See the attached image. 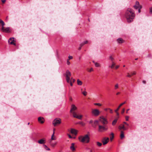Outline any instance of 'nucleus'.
Returning a JSON list of instances; mask_svg holds the SVG:
<instances>
[{
    "label": "nucleus",
    "instance_id": "obj_25",
    "mask_svg": "<svg viewBox=\"0 0 152 152\" xmlns=\"http://www.w3.org/2000/svg\"><path fill=\"white\" fill-rule=\"evenodd\" d=\"M54 132L53 134L51 136V140H56V138L55 137H54Z\"/></svg>",
    "mask_w": 152,
    "mask_h": 152
},
{
    "label": "nucleus",
    "instance_id": "obj_12",
    "mask_svg": "<svg viewBox=\"0 0 152 152\" xmlns=\"http://www.w3.org/2000/svg\"><path fill=\"white\" fill-rule=\"evenodd\" d=\"M50 145L52 147H54L57 144V142H53L51 140L50 141Z\"/></svg>",
    "mask_w": 152,
    "mask_h": 152
},
{
    "label": "nucleus",
    "instance_id": "obj_63",
    "mask_svg": "<svg viewBox=\"0 0 152 152\" xmlns=\"http://www.w3.org/2000/svg\"><path fill=\"white\" fill-rule=\"evenodd\" d=\"M137 59H138V58H135V60H137Z\"/></svg>",
    "mask_w": 152,
    "mask_h": 152
},
{
    "label": "nucleus",
    "instance_id": "obj_43",
    "mask_svg": "<svg viewBox=\"0 0 152 152\" xmlns=\"http://www.w3.org/2000/svg\"><path fill=\"white\" fill-rule=\"evenodd\" d=\"M80 124L82 125L83 126H84L85 125V124L82 122H80Z\"/></svg>",
    "mask_w": 152,
    "mask_h": 152
},
{
    "label": "nucleus",
    "instance_id": "obj_61",
    "mask_svg": "<svg viewBox=\"0 0 152 152\" xmlns=\"http://www.w3.org/2000/svg\"><path fill=\"white\" fill-rule=\"evenodd\" d=\"M117 113V115H119V113L118 112V111H117V112H116Z\"/></svg>",
    "mask_w": 152,
    "mask_h": 152
},
{
    "label": "nucleus",
    "instance_id": "obj_17",
    "mask_svg": "<svg viewBox=\"0 0 152 152\" xmlns=\"http://www.w3.org/2000/svg\"><path fill=\"white\" fill-rule=\"evenodd\" d=\"M126 103L125 102H124L122 103L119 106L118 108L115 110V112H117V111H118L119 109H120V107H121L123 105V104H124Z\"/></svg>",
    "mask_w": 152,
    "mask_h": 152
},
{
    "label": "nucleus",
    "instance_id": "obj_54",
    "mask_svg": "<svg viewBox=\"0 0 152 152\" xmlns=\"http://www.w3.org/2000/svg\"><path fill=\"white\" fill-rule=\"evenodd\" d=\"M124 124H126V125L127 126H129V124H128L127 123H126V122H124Z\"/></svg>",
    "mask_w": 152,
    "mask_h": 152
},
{
    "label": "nucleus",
    "instance_id": "obj_8",
    "mask_svg": "<svg viewBox=\"0 0 152 152\" xmlns=\"http://www.w3.org/2000/svg\"><path fill=\"white\" fill-rule=\"evenodd\" d=\"M92 113L95 116H98L100 114V112L97 109H94L92 110Z\"/></svg>",
    "mask_w": 152,
    "mask_h": 152
},
{
    "label": "nucleus",
    "instance_id": "obj_52",
    "mask_svg": "<svg viewBox=\"0 0 152 152\" xmlns=\"http://www.w3.org/2000/svg\"><path fill=\"white\" fill-rule=\"evenodd\" d=\"M93 122V121L92 120L90 121L89 122V124H92Z\"/></svg>",
    "mask_w": 152,
    "mask_h": 152
},
{
    "label": "nucleus",
    "instance_id": "obj_11",
    "mask_svg": "<svg viewBox=\"0 0 152 152\" xmlns=\"http://www.w3.org/2000/svg\"><path fill=\"white\" fill-rule=\"evenodd\" d=\"M109 141V138L107 137H104L102 140V142L104 145L107 144Z\"/></svg>",
    "mask_w": 152,
    "mask_h": 152
},
{
    "label": "nucleus",
    "instance_id": "obj_37",
    "mask_svg": "<svg viewBox=\"0 0 152 152\" xmlns=\"http://www.w3.org/2000/svg\"><path fill=\"white\" fill-rule=\"evenodd\" d=\"M126 121H128L129 120V116H126Z\"/></svg>",
    "mask_w": 152,
    "mask_h": 152
},
{
    "label": "nucleus",
    "instance_id": "obj_38",
    "mask_svg": "<svg viewBox=\"0 0 152 152\" xmlns=\"http://www.w3.org/2000/svg\"><path fill=\"white\" fill-rule=\"evenodd\" d=\"M69 59H68L70 60L72 59L73 58V57L72 56H69L68 57Z\"/></svg>",
    "mask_w": 152,
    "mask_h": 152
},
{
    "label": "nucleus",
    "instance_id": "obj_36",
    "mask_svg": "<svg viewBox=\"0 0 152 152\" xmlns=\"http://www.w3.org/2000/svg\"><path fill=\"white\" fill-rule=\"evenodd\" d=\"M66 62L68 65H69L70 64V62L69 61V59H67Z\"/></svg>",
    "mask_w": 152,
    "mask_h": 152
},
{
    "label": "nucleus",
    "instance_id": "obj_59",
    "mask_svg": "<svg viewBox=\"0 0 152 152\" xmlns=\"http://www.w3.org/2000/svg\"><path fill=\"white\" fill-rule=\"evenodd\" d=\"M81 47H81V46H80V47L78 48V50H80L81 48Z\"/></svg>",
    "mask_w": 152,
    "mask_h": 152
},
{
    "label": "nucleus",
    "instance_id": "obj_9",
    "mask_svg": "<svg viewBox=\"0 0 152 152\" xmlns=\"http://www.w3.org/2000/svg\"><path fill=\"white\" fill-rule=\"evenodd\" d=\"M3 23L4 24L3 25L2 23H0L1 25L2 26V28H1V30L2 31H3L4 32H9L10 31V28L9 27H7L6 28H4V26L5 25V23L3 21Z\"/></svg>",
    "mask_w": 152,
    "mask_h": 152
},
{
    "label": "nucleus",
    "instance_id": "obj_19",
    "mask_svg": "<svg viewBox=\"0 0 152 152\" xmlns=\"http://www.w3.org/2000/svg\"><path fill=\"white\" fill-rule=\"evenodd\" d=\"M99 121L98 120L95 121L94 122V124L92 125V126L94 128H95L97 124H98Z\"/></svg>",
    "mask_w": 152,
    "mask_h": 152
},
{
    "label": "nucleus",
    "instance_id": "obj_48",
    "mask_svg": "<svg viewBox=\"0 0 152 152\" xmlns=\"http://www.w3.org/2000/svg\"><path fill=\"white\" fill-rule=\"evenodd\" d=\"M3 22V21L0 19V23H2V24H3V25L4 23Z\"/></svg>",
    "mask_w": 152,
    "mask_h": 152
},
{
    "label": "nucleus",
    "instance_id": "obj_16",
    "mask_svg": "<svg viewBox=\"0 0 152 152\" xmlns=\"http://www.w3.org/2000/svg\"><path fill=\"white\" fill-rule=\"evenodd\" d=\"M70 132L72 134L75 135H76L77 133V131L75 129H71Z\"/></svg>",
    "mask_w": 152,
    "mask_h": 152
},
{
    "label": "nucleus",
    "instance_id": "obj_41",
    "mask_svg": "<svg viewBox=\"0 0 152 152\" xmlns=\"http://www.w3.org/2000/svg\"><path fill=\"white\" fill-rule=\"evenodd\" d=\"M108 110H110V113H113V110H112V109H110V108H108Z\"/></svg>",
    "mask_w": 152,
    "mask_h": 152
},
{
    "label": "nucleus",
    "instance_id": "obj_62",
    "mask_svg": "<svg viewBox=\"0 0 152 152\" xmlns=\"http://www.w3.org/2000/svg\"><path fill=\"white\" fill-rule=\"evenodd\" d=\"M90 152H92V150H90Z\"/></svg>",
    "mask_w": 152,
    "mask_h": 152
},
{
    "label": "nucleus",
    "instance_id": "obj_32",
    "mask_svg": "<svg viewBox=\"0 0 152 152\" xmlns=\"http://www.w3.org/2000/svg\"><path fill=\"white\" fill-rule=\"evenodd\" d=\"M94 104L96 105H98L100 106L102 105V104L99 103H95Z\"/></svg>",
    "mask_w": 152,
    "mask_h": 152
},
{
    "label": "nucleus",
    "instance_id": "obj_44",
    "mask_svg": "<svg viewBox=\"0 0 152 152\" xmlns=\"http://www.w3.org/2000/svg\"><path fill=\"white\" fill-rule=\"evenodd\" d=\"M150 12L152 14V7L150 9Z\"/></svg>",
    "mask_w": 152,
    "mask_h": 152
},
{
    "label": "nucleus",
    "instance_id": "obj_42",
    "mask_svg": "<svg viewBox=\"0 0 152 152\" xmlns=\"http://www.w3.org/2000/svg\"><path fill=\"white\" fill-rule=\"evenodd\" d=\"M124 111H125V109L124 108H123L121 112V113L122 114H123L124 112Z\"/></svg>",
    "mask_w": 152,
    "mask_h": 152
},
{
    "label": "nucleus",
    "instance_id": "obj_47",
    "mask_svg": "<svg viewBox=\"0 0 152 152\" xmlns=\"http://www.w3.org/2000/svg\"><path fill=\"white\" fill-rule=\"evenodd\" d=\"M132 76V75H130L129 73L128 74V75H127V77H130Z\"/></svg>",
    "mask_w": 152,
    "mask_h": 152
},
{
    "label": "nucleus",
    "instance_id": "obj_7",
    "mask_svg": "<svg viewBox=\"0 0 152 152\" xmlns=\"http://www.w3.org/2000/svg\"><path fill=\"white\" fill-rule=\"evenodd\" d=\"M71 76V73L68 70H67L66 72V77L67 82L69 83L70 81V77Z\"/></svg>",
    "mask_w": 152,
    "mask_h": 152
},
{
    "label": "nucleus",
    "instance_id": "obj_26",
    "mask_svg": "<svg viewBox=\"0 0 152 152\" xmlns=\"http://www.w3.org/2000/svg\"><path fill=\"white\" fill-rule=\"evenodd\" d=\"M112 65L110 66H109V67H110L112 69L114 68V66L115 65V63L113 61H112Z\"/></svg>",
    "mask_w": 152,
    "mask_h": 152
},
{
    "label": "nucleus",
    "instance_id": "obj_35",
    "mask_svg": "<svg viewBox=\"0 0 152 152\" xmlns=\"http://www.w3.org/2000/svg\"><path fill=\"white\" fill-rule=\"evenodd\" d=\"M109 58L111 60L112 62V61H113V60H114V58L111 56L109 57Z\"/></svg>",
    "mask_w": 152,
    "mask_h": 152
},
{
    "label": "nucleus",
    "instance_id": "obj_31",
    "mask_svg": "<svg viewBox=\"0 0 152 152\" xmlns=\"http://www.w3.org/2000/svg\"><path fill=\"white\" fill-rule=\"evenodd\" d=\"M111 135H112V136L110 137V139L111 141H112V139L114 137V134L113 133H111Z\"/></svg>",
    "mask_w": 152,
    "mask_h": 152
},
{
    "label": "nucleus",
    "instance_id": "obj_18",
    "mask_svg": "<svg viewBox=\"0 0 152 152\" xmlns=\"http://www.w3.org/2000/svg\"><path fill=\"white\" fill-rule=\"evenodd\" d=\"M38 142L40 144H43L45 143V140L43 139H41L38 140Z\"/></svg>",
    "mask_w": 152,
    "mask_h": 152
},
{
    "label": "nucleus",
    "instance_id": "obj_56",
    "mask_svg": "<svg viewBox=\"0 0 152 152\" xmlns=\"http://www.w3.org/2000/svg\"><path fill=\"white\" fill-rule=\"evenodd\" d=\"M120 94V92H118L116 94L117 95H119V94Z\"/></svg>",
    "mask_w": 152,
    "mask_h": 152
},
{
    "label": "nucleus",
    "instance_id": "obj_4",
    "mask_svg": "<svg viewBox=\"0 0 152 152\" xmlns=\"http://www.w3.org/2000/svg\"><path fill=\"white\" fill-rule=\"evenodd\" d=\"M61 123V119L60 118H57L54 119L52 123L53 125L54 126L58 125Z\"/></svg>",
    "mask_w": 152,
    "mask_h": 152
},
{
    "label": "nucleus",
    "instance_id": "obj_1",
    "mask_svg": "<svg viewBox=\"0 0 152 152\" xmlns=\"http://www.w3.org/2000/svg\"><path fill=\"white\" fill-rule=\"evenodd\" d=\"M135 16L133 10L130 8H128L125 14V17L128 23H130L132 21Z\"/></svg>",
    "mask_w": 152,
    "mask_h": 152
},
{
    "label": "nucleus",
    "instance_id": "obj_30",
    "mask_svg": "<svg viewBox=\"0 0 152 152\" xmlns=\"http://www.w3.org/2000/svg\"><path fill=\"white\" fill-rule=\"evenodd\" d=\"M96 144H97V145L99 147H100L102 145V143L101 142H96Z\"/></svg>",
    "mask_w": 152,
    "mask_h": 152
},
{
    "label": "nucleus",
    "instance_id": "obj_33",
    "mask_svg": "<svg viewBox=\"0 0 152 152\" xmlns=\"http://www.w3.org/2000/svg\"><path fill=\"white\" fill-rule=\"evenodd\" d=\"M82 94L84 96H86L87 94V92L86 91H84L82 92Z\"/></svg>",
    "mask_w": 152,
    "mask_h": 152
},
{
    "label": "nucleus",
    "instance_id": "obj_3",
    "mask_svg": "<svg viewBox=\"0 0 152 152\" xmlns=\"http://www.w3.org/2000/svg\"><path fill=\"white\" fill-rule=\"evenodd\" d=\"M78 139L81 142L88 143L90 141V137L88 134H86L83 136H80Z\"/></svg>",
    "mask_w": 152,
    "mask_h": 152
},
{
    "label": "nucleus",
    "instance_id": "obj_29",
    "mask_svg": "<svg viewBox=\"0 0 152 152\" xmlns=\"http://www.w3.org/2000/svg\"><path fill=\"white\" fill-rule=\"evenodd\" d=\"M119 87V86L118 83L116 84L114 86V89L116 90Z\"/></svg>",
    "mask_w": 152,
    "mask_h": 152
},
{
    "label": "nucleus",
    "instance_id": "obj_60",
    "mask_svg": "<svg viewBox=\"0 0 152 152\" xmlns=\"http://www.w3.org/2000/svg\"><path fill=\"white\" fill-rule=\"evenodd\" d=\"M142 82L144 83H146V82L145 81V80H143V81H142Z\"/></svg>",
    "mask_w": 152,
    "mask_h": 152
},
{
    "label": "nucleus",
    "instance_id": "obj_50",
    "mask_svg": "<svg viewBox=\"0 0 152 152\" xmlns=\"http://www.w3.org/2000/svg\"><path fill=\"white\" fill-rule=\"evenodd\" d=\"M1 1L3 3H4L6 1V0H1Z\"/></svg>",
    "mask_w": 152,
    "mask_h": 152
},
{
    "label": "nucleus",
    "instance_id": "obj_22",
    "mask_svg": "<svg viewBox=\"0 0 152 152\" xmlns=\"http://www.w3.org/2000/svg\"><path fill=\"white\" fill-rule=\"evenodd\" d=\"M77 84L78 85L81 86L82 84V82L79 79H77Z\"/></svg>",
    "mask_w": 152,
    "mask_h": 152
},
{
    "label": "nucleus",
    "instance_id": "obj_24",
    "mask_svg": "<svg viewBox=\"0 0 152 152\" xmlns=\"http://www.w3.org/2000/svg\"><path fill=\"white\" fill-rule=\"evenodd\" d=\"M93 62L94 63L96 67H99L100 66V64L99 63L97 62H95L94 61H93Z\"/></svg>",
    "mask_w": 152,
    "mask_h": 152
},
{
    "label": "nucleus",
    "instance_id": "obj_39",
    "mask_svg": "<svg viewBox=\"0 0 152 152\" xmlns=\"http://www.w3.org/2000/svg\"><path fill=\"white\" fill-rule=\"evenodd\" d=\"M84 43L83 42H82V43H81V44H80V46H81V47H82L83 45H84Z\"/></svg>",
    "mask_w": 152,
    "mask_h": 152
},
{
    "label": "nucleus",
    "instance_id": "obj_51",
    "mask_svg": "<svg viewBox=\"0 0 152 152\" xmlns=\"http://www.w3.org/2000/svg\"><path fill=\"white\" fill-rule=\"evenodd\" d=\"M71 80L73 82V83H74V82H75V80L74 79H72V78H71Z\"/></svg>",
    "mask_w": 152,
    "mask_h": 152
},
{
    "label": "nucleus",
    "instance_id": "obj_49",
    "mask_svg": "<svg viewBox=\"0 0 152 152\" xmlns=\"http://www.w3.org/2000/svg\"><path fill=\"white\" fill-rule=\"evenodd\" d=\"M83 43H84V44H87L88 43V41H86L85 42H83Z\"/></svg>",
    "mask_w": 152,
    "mask_h": 152
},
{
    "label": "nucleus",
    "instance_id": "obj_53",
    "mask_svg": "<svg viewBox=\"0 0 152 152\" xmlns=\"http://www.w3.org/2000/svg\"><path fill=\"white\" fill-rule=\"evenodd\" d=\"M68 136L69 138H72V137L70 134H68Z\"/></svg>",
    "mask_w": 152,
    "mask_h": 152
},
{
    "label": "nucleus",
    "instance_id": "obj_6",
    "mask_svg": "<svg viewBox=\"0 0 152 152\" xmlns=\"http://www.w3.org/2000/svg\"><path fill=\"white\" fill-rule=\"evenodd\" d=\"M99 121L103 124H107L108 122L106 119L104 118L103 116H100L99 118Z\"/></svg>",
    "mask_w": 152,
    "mask_h": 152
},
{
    "label": "nucleus",
    "instance_id": "obj_15",
    "mask_svg": "<svg viewBox=\"0 0 152 152\" xmlns=\"http://www.w3.org/2000/svg\"><path fill=\"white\" fill-rule=\"evenodd\" d=\"M117 42H118V43L119 44L122 43L124 42V41L123 40V39L121 38H119L118 39H117Z\"/></svg>",
    "mask_w": 152,
    "mask_h": 152
},
{
    "label": "nucleus",
    "instance_id": "obj_14",
    "mask_svg": "<svg viewBox=\"0 0 152 152\" xmlns=\"http://www.w3.org/2000/svg\"><path fill=\"white\" fill-rule=\"evenodd\" d=\"M38 121L41 124H43L44 122V118L42 117H40L38 118Z\"/></svg>",
    "mask_w": 152,
    "mask_h": 152
},
{
    "label": "nucleus",
    "instance_id": "obj_28",
    "mask_svg": "<svg viewBox=\"0 0 152 152\" xmlns=\"http://www.w3.org/2000/svg\"><path fill=\"white\" fill-rule=\"evenodd\" d=\"M44 148L47 151H50V149L48 148L46 145H43Z\"/></svg>",
    "mask_w": 152,
    "mask_h": 152
},
{
    "label": "nucleus",
    "instance_id": "obj_34",
    "mask_svg": "<svg viewBox=\"0 0 152 152\" xmlns=\"http://www.w3.org/2000/svg\"><path fill=\"white\" fill-rule=\"evenodd\" d=\"M87 70L88 71V72H91L93 71V69L92 68H91L90 69H88Z\"/></svg>",
    "mask_w": 152,
    "mask_h": 152
},
{
    "label": "nucleus",
    "instance_id": "obj_23",
    "mask_svg": "<svg viewBox=\"0 0 152 152\" xmlns=\"http://www.w3.org/2000/svg\"><path fill=\"white\" fill-rule=\"evenodd\" d=\"M120 137L121 139H122L124 137V132L122 131H121V134L120 135Z\"/></svg>",
    "mask_w": 152,
    "mask_h": 152
},
{
    "label": "nucleus",
    "instance_id": "obj_2",
    "mask_svg": "<svg viewBox=\"0 0 152 152\" xmlns=\"http://www.w3.org/2000/svg\"><path fill=\"white\" fill-rule=\"evenodd\" d=\"M77 107L74 104H72L71 106L70 112L72 114L74 118H77L80 120H81L83 116L81 115L78 116L77 115L76 112L75 111L77 110Z\"/></svg>",
    "mask_w": 152,
    "mask_h": 152
},
{
    "label": "nucleus",
    "instance_id": "obj_45",
    "mask_svg": "<svg viewBox=\"0 0 152 152\" xmlns=\"http://www.w3.org/2000/svg\"><path fill=\"white\" fill-rule=\"evenodd\" d=\"M69 83H70V85L71 86H72L73 84H72V81L71 80H70Z\"/></svg>",
    "mask_w": 152,
    "mask_h": 152
},
{
    "label": "nucleus",
    "instance_id": "obj_40",
    "mask_svg": "<svg viewBox=\"0 0 152 152\" xmlns=\"http://www.w3.org/2000/svg\"><path fill=\"white\" fill-rule=\"evenodd\" d=\"M142 8V7H140L139 8H138V9H138V12L139 13L140 12V9H141V8Z\"/></svg>",
    "mask_w": 152,
    "mask_h": 152
},
{
    "label": "nucleus",
    "instance_id": "obj_21",
    "mask_svg": "<svg viewBox=\"0 0 152 152\" xmlns=\"http://www.w3.org/2000/svg\"><path fill=\"white\" fill-rule=\"evenodd\" d=\"M119 130H121L122 129H123L124 130H126V128L125 127L124 125H123L122 126H119Z\"/></svg>",
    "mask_w": 152,
    "mask_h": 152
},
{
    "label": "nucleus",
    "instance_id": "obj_64",
    "mask_svg": "<svg viewBox=\"0 0 152 152\" xmlns=\"http://www.w3.org/2000/svg\"><path fill=\"white\" fill-rule=\"evenodd\" d=\"M80 58H81V57H80L79 58V60H80Z\"/></svg>",
    "mask_w": 152,
    "mask_h": 152
},
{
    "label": "nucleus",
    "instance_id": "obj_27",
    "mask_svg": "<svg viewBox=\"0 0 152 152\" xmlns=\"http://www.w3.org/2000/svg\"><path fill=\"white\" fill-rule=\"evenodd\" d=\"M117 119H115L114 120H113L112 122V125L113 126L115 125L116 124L117 122Z\"/></svg>",
    "mask_w": 152,
    "mask_h": 152
},
{
    "label": "nucleus",
    "instance_id": "obj_55",
    "mask_svg": "<svg viewBox=\"0 0 152 152\" xmlns=\"http://www.w3.org/2000/svg\"><path fill=\"white\" fill-rule=\"evenodd\" d=\"M108 110V108H105L104 109V110L105 111H107Z\"/></svg>",
    "mask_w": 152,
    "mask_h": 152
},
{
    "label": "nucleus",
    "instance_id": "obj_20",
    "mask_svg": "<svg viewBox=\"0 0 152 152\" xmlns=\"http://www.w3.org/2000/svg\"><path fill=\"white\" fill-rule=\"evenodd\" d=\"M70 149L72 151H74L75 150V148L74 147V143H72L71 144V145L70 146Z\"/></svg>",
    "mask_w": 152,
    "mask_h": 152
},
{
    "label": "nucleus",
    "instance_id": "obj_10",
    "mask_svg": "<svg viewBox=\"0 0 152 152\" xmlns=\"http://www.w3.org/2000/svg\"><path fill=\"white\" fill-rule=\"evenodd\" d=\"M15 41L14 40V38H10L8 40V43L10 44L15 45L16 44L14 42Z\"/></svg>",
    "mask_w": 152,
    "mask_h": 152
},
{
    "label": "nucleus",
    "instance_id": "obj_5",
    "mask_svg": "<svg viewBox=\"0 0 152 152\" xmlns=\"http://www.w3.org/2000/svg\"><path fill=\"white\" fill-rule=\"evenodd\" d=\"M108 129V128L107 126H103L101 125L99 126L98 131L99 132H103L104 131L107 130Z\"/></svg>",
    "mask_w": 152,
    "mask_h": 152
},
{
    "label": "nucleus",
    "instance_id": "obj_58",
    "mask_svg": "<svg viewBox=\"0 0 152 152\" xmlns=\"http://www.w3.org/2000/svg\"><path fill=\"white\" fill-rule=\"evenodd\" d=\"M129 109H128L127 110H126V113H128V111L129 110Z\"/></svg>",
    "mask_w": 152,
    "mask_h": 152
},
{
    "label": "nucleus",
    "instance_id": "obj_13",
    "mask_svg": "<svg viewBox=\"0 0 152 152\" xmlns=\"http://www.w3.org/2000/svg\"><path fill=\"white\" fill-rule=\"evenodd\" d=\"M141 6L140 5L139 2L137 1H136L135 4L134 6V8L136 9H137L139 8Z\"/></svg>",
    "mask_w": 152,
    "mask_h": 152
},
{
    "label": "nucleus",
    "instance_id": "obj_46",
    "mask_svg": "<svg viewBox=\"0 0 152 152\" xmlns=\"http://www.w3.org/2000/svg\"><path fill=\"white\" fill-rule=\"evenodd\" d=\"M136 74V72H134L133 73H132V75H135Z\"/></svg>",
    "mask_w": 152,
    "mask_h": 152
},
{
    "label": "nucleus",
    "instance_id": "obj_57",
    "mask_svg": "<svg viewBox=\"0 0 152 152\" xmlns=\"http://www.w3.org/2000/svg\"><path fill=\"white\" fill-rule=\"evenodd\" d=\"M119 66H117L115 67L116 69H117L119 67Z\"/></svg>",
    "mask_w": 152,
    "mask_h": 152
}]
</instances>
